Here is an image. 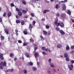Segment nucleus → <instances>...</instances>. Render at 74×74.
Returning a JSON list of instances; mask_svg holds the SVG:
<instances>
[{"mask_svg":"<svg viewBox=\"0 0 74 74\" xmlns=\"http://www.w3.org/2000/svg\"><path fill=\"white\" fill-rule=\"evenodd\" d=\"M57 26V27H58L60 25V26L61 27H64V23H58V20H56L54 23Z\"/></svg>","mask_w":74,"mask_h":74,"instance_id":"f257e3e1","label":"nucleus"},{"mask_svg":"<svg viewBox=\"0 0 74 74\" xmlns=\"http://www.w3.org/2000/svg\"><path fill=\"white\" fill-rule=\"evenodd\" d=\"M0 60H4V57H3V54L0 53Z\"/></svg>","mask_w":74,"mask_h":74,"instance_id":"f03ea898","label":"nucleus"},{"mask_svg":"<svg viewBox=\"0 0 74 74\" xmlns=\"http://www.w3.org/2000/svg\"><path fill=\"white\" fill-rule=\"evenodd\" d=\"M68 67L70 70H73V65H69Z\"/></svg>","mask_w":74,"mask_h":74,"instance_id":"7ed1b4c3","label":"nucleus"},{"mask_svg":"<svg viewBox=\"0 0 74 74\" xmlns=\"http://www.w3.org/2000/svg\"><path fill=\"white\" fill-rule=\"evenodd\" d=\"M34 51H36L37 49H38V46H37V45L36 44H34Z\"/></svg>","mask_w":74,"mask_h":74,"instance_id":"20e7f679","label":"nucleus"},{"mask_svg":"<svg viewBox=\"0 0 74 74\" xmlns=\"http://www.w3.org/2000/svg\"><path fill=\"white\" fill-rule=\"evenodd\" d=\"M66 5H65V4H63L62 5V10L63 11H65V10H66Z\"/></svg>","mask_w":74,"mask_h":74,"instance_id":"39448f33","label":"nucleus"},{"mask_svg":"<svg viewBox=\"0 0 74 74\" xmlns=\"http://www.w3.org/2000/svg\"><path fill=\"white\" fill-rule=\"evenodd\" d=\"M60 32L62 35H64V34H65V33L63 30H60Z\"/></svg>","mask_w":74,"mask_h":74,"instance_id":"423d86ee","label":"nucleus"},{"mask_svg":"<svg viewBox=\"0 0 74 74\" xmlns=\"http://www.w3.org/2000/svg\"><path fill=\"white\" fill-rule=\"evenodd\" d=\"M39 55V54L38 52L34 54L35 57L36 58H38V57Z\"/></svg>","mask_w":74,"mask_h":74,"instance_id":"0eeeda50","label":"nucleus"},{"mask_svg":"<svg viewBox=\"0 0 74 74\" xmlns=\"http://www.w3.org/2000/svg\"><path fill=\"white\" fill-rule=\"evenodd\" d=\"M6 64H7V63L5 61H4V62H1L0 63V65H6Z\"/></svg>","mask_w":74,"mask_h":74,"instance_id":"6e6552de","label":"nucleus"},{"mask_svg":"<svg viewBox=\"0 0 74 74\" xmlns=\"http://www.w3.org/2000/svg\"><path fill=\"white\" fill-rule=\"evenodd\" d=\"M33 27L32 26V24H29V28L30 29V32H32V28Z\"/></svg>","mask_w":74,"mask_h":74,"instance_id":"1a4fd4ad","label":"nucleus"},{"mask_svg":"<svg viewBox=\"0 0 74 74\" xmlns=\"http://www.w3.org/2000/svg\"><path fill=\"white\" fill-rule=\"evenodd\" d=\"M18 15L20 17L22 16V13L21 12H18Z\"/></svg>","mask_w":74,"mask_h":74,"instance_id":"9d476101","label":"nucleus"},{"mask_svg":"<svg viewBox=\"0 0 74 74\" xmlns=\"http://www.w3.org/2000/svg\"><path fill=\"white\" fill-rule=\"evenodd\" d=\"M47 12H49V10H46L43 11L44 14H45Z\"/></svg>","mask_w":74,"mask_h":74,"instance_id":"9b49d317","label":"nucleus"},{"mask_svg":"<svg viewBox=\"0 0 74 74\" xmlns=\"http://www.w3.org/2000/svg\"><path fill=\"white\" fill-rule=\"evenodd\" d=\"M5 33H6V34H9V31L7 29H5Z\"/></svg>","mask_w":74,"mask_h":74,"instance_id":"f8f14e48","label":"nucleus"},{"mask_svg":"<svg viewBox=\"0 0 74 74\" xmlns=\"http://www.w3.org/2000/svg\"><path fill=\"white\" fill-rule=\"evenodd\" d=\"M62 17H63V18H65L66 17V15L65 13H63L61 15Z\"/></svg>","mask_w":74,"mask_h":74,"instance_id":"ddd939ff","label":"nucleus"},{"mask_svg":"<svg viewBox=\"0 0 74 74\" xmlns=\"http://www.w3.org/2000/svg\"><path fill=\"white\" fill-rule=\"evenodd\" d=\"M68 56V54H67V53H64V57L66 58H67Z\"/></svg>","mask_w":74,"mask_h":74,"instance_id":"4468645a","label":"nucleus"},{"mask_svg":"<svg viewBox=\"0 0 74 74\" xmlns=\"http://www.w3.org/2000/svg\"><path fill=\"white\" fill-rule=\"evenodd\" d=\"M45 51L46 52L49 51V52H51V50H50L49 49H48V48L45 49Z\"/></svg>","mask_w":74,"mask_h":74,"instance_id":"2eb2a0df","label":"nucleus"},{"mask_svg":"<svg viewBox=\"0 0 74 74\" xmlns=\"http://www.w3.org/2000/svg\"><path fill=\"white\" fill-rule=\"evenodd\" d=\"M11 15H12L11 13V12H9L8 14V16L10 17L11 16Z\"/></svg>","mask_w":74,"mask_h":74,"instance_id":"dca6fc26","label":"nucleus"},{"mask_svg":"<svg viewBox=\"0 0 74 74\" xmlns=\"http://www.w3.org/2000/svg\"><path fill=\"white\" fill-rule=\"evenodd\" d=\"M22 12L23 13V14H25L27 13V11L26 10H22Z\"/></svg>","mask_w":74,"mask_h":74,"instance_id":"f3484780","label":"nucleus"},{"mask_svg":"<svg viewBox=\"0 0 74 74\" xmlns=\"http://www.w3.org/2000/svg\"><path fill=\"white\" fill-rule=\"evenodd\" d=\"M22 2L23 4H24V5H26V2L25 1V0H22Z\"/></svg>","mask_w":74,"mask_h":74,"instance_id":"a211bd4d","label":"nucleus"},{"mask_svg":"<svg viewBox=\"0 0 74 74\" xmlns=\"http://www.w3.org/2000/svg\"><path fill=\"white\" fill-rule=\"evenodd\" d=\"M21 25H24V24H25V21L23 20H22L21 22Z\"/></svg>","mask_w":74,"mask_h":74,"instance_id":"6ab92c4d","label":"nucleus"},{"mask_svg":"<svg viewBox=\"0 0 74 74\" xmlns=\"http://www.w3.org/2000/svg\"><path fill=\"white\" fill-rule=\"evenodd\" d=\"M32 69H33V70L34 71H37V68H36V67H33Z\"/></svg>","mask_w":74,"mask_h":74,"instance_id":"aec40b11","label":"nucleus"},{"mask_svg":"<svg viewBox=\"0 0 74 74\" xmlns=\"http://www.w3.org/2000/svg\"><path fill=\"white\" fill-rule=\"evenodd\" d=\"M57 47L58 48H60L62 47V45L60 44H59L57 45Z\"/></svg>","mask_w":74,"mask_h":74,"instance_id":"412c9836","label":"nucleus"},{"mask_svg":"<svg viewBox=\"0 0 74 74\" xmlns=\"http://www.w3.org/2000/svg\"><path fill=\"white\" fill-rule=\"evenodd\" d=\"M25 55L26 57H27V58H29V54L26 53H25Z\"/></svg>","mask_w":74,"mask_h":74,"instance_id":"4be33fe9","label":"nucleus"},{"mask_svg":"<svg viewBox=\"0 0 74 74\" xmlns=\"http://www.w3.org/2000/svg\"><path fill=\"white\" fill-rule=\"evenodd\" d=\"M42 53L43 55H48V53L45 52V51H43L42 52Z\"/></svg>","mask_w":74,"mask_h":74,"instance_id":"5701e85b","label":"nucleus"},{"mask_svg":"<svg viewBox=\"0 0 74 74\" xmlns=\"http://www.w3.org/2000/svg\"><path fill=\"white\" fill-rule=\"evenodd\" d=\"M23 33L24 34H25V35H26V34H27V32L24 31L23 32Z\"/></svg>","mask_w":74,"mask_h":74,"instance_id":"b1692460","label":"nucleus"},{"mask_svg":"<svg viewBox=\"0 0 74 74\" xmlns=\"http://www.w3.org/2000/svg\"><path fill=\"white\" fill-rule=\"evenodd\" d=\"M67 13L69 15H71V11H70L69 10H68Z\"/></svg>","mask_w":74,"mask_h":74,"instance_id":"393cba45","label":"nucleus"},{"mask_svg":"<svg viewBox=\"0 0 74 74\" xmlns=\"http://www.w3.org/2000/svg\"><path fill=\"white\" fill-rule=\"evenodd\" d=\"M16 22L17 23H21V21L19 20H17L16 21Z\"/></svg>","mask_w":74,"mask_h":74,"instance_id":"a878e982","label":"nucleus"},{"mask_svg":"<svg viewBox=\"0 0 74 74\" xmlns=\"http://www.w3.org/2000/svg\"><path fill=\"white\" fill-rule=\"evenodd\" d=\"M69 49H70V47H69V45H68V46H66V50H69Z\"/></svg>","mask_w":74,"mask_h":74,"instance_id":"bb28decb","label":"nucleus"},{"mask_svg":"<svg viewBox=\"0 0 74 74\" xmlns=\"http://www.w3.org/2000/svg\"><path fill=\"white\" fill-rule=\"evenodd\" d=\"M24 74H26L27 73V70L25 69L24 70Z\"/></svg>","mask_w":74,"mask_h":74,"instance_id":"cd10ccee","label":"nucleus"},{"mask_svg":"<svg viewBox=\"0 0 74 74\" xmlns=\"http://www.w3.org/2000/svg\"><path fill=\"white\" fill-rule=\"evenodd\" d=\"M56 30L57 31H60V28L58 27H56Z\"/></svg>","mask_w":74,"mask_h":74,"instance_id":"c85d7f7f","label":"nucleus"},{"mask_svg":"<svg viewBox=\"0 0 74 74\" xmlns=\"http://www.w3.org/2000/svg\"><path fill=\"white\" fill-rule=\"evenodd\" d=\"M30 41H31V42H34V40H33L32 38L30 39Z\"/></svg>","mask_w":74,"mask_h":74,"instance_id":"c756f323","label":"nucleus"},{"mask_svg":"<svg viewBox=\"0 0 74 74\" xmlns=\"http://www.w3.org/2000/svg\"><path fill=\"white\" fill-rule=\"evenodd\" d=\"M27 45V43H25L24 42L23 43V46H26V45Z\"/></svg>","mask_w":74,"mask_h":74,"instance_id":"7c9ffc66","label":"nucleus"},{"mask_svg":"<svg viewBox=\"0 0 74 74\" xmlns=\"http://www.w3.org/2000/svg\"><path fill=\"white\" fill-rule=\"evenodd\" d=\"M66 60L67 62H69V60H70L69 59V58H68V57H66Z\"/></svg>","mask_w":74,"mask_h":74,"instance_id":"2f4dec72","label":"nucleus"},{"mask_svg":"<svg viewBox=\"0 0 74 74\" xmlns=\"http://www.w3.org/2000/svg\"><path fill=\"white\" fill-rule=\"evenodd\" d=\"M43 32L44 34H47V32L46 31H43Z\"/></svg>","mask_w":74,"mask_h":74,"instance_id":"473e14b6","label":"nucleus"},{"mask_svg":"<svg viewBox=\"0 0 74 74\" xmlns=\"http://www.w3.org/2000/svg\"><path fill=\"white\" fill-rule=\"evenodd\" d=\"M29 65H33V63H32V62L31 61L29 62Z\"/></svg>","mask_w":74,"mask_h":74,"instance_id":"72a5a7b5","label":"nucleus"},{"mask_svg":"<svg viewBox=\"0 0 74 74\" xmlns=\"http://www.w3.org/2000/svg\"><path fill=\"white\" fill-rule=\"evenodd\" d=\"M6 15H7V14H6V13H5V12H4L3 13V16L4 17H5V16Z\"/></svg>","mask_w":74,"mask_h":74,"instance_id":"f704fd0d","label":"nucleus"},{"mask_svg":"<svg viewBox=\"0 0 74 74\" xmlns=\"http://www.w3.org/2000/svg\"><path fill=\"white\" fill-rule=\"evenodd\" d=\"M60 7H58V5H56V9H57V10H58V8H60Z\"/></svg>","mask_w":74,"mask_h":74,"instance_id":"c9c22d12","label":"nucleus"},{"mask_svg":"<svg viewBox=\"0 0 74 74\" xmlns=\"http://www.w3.org/2000/svg\"><path fill=\"white\" fill-rule=\"evenodd\" d=\"M32 16V17H34V14L33 13H32L30 14Z\"/></svg>","mask_w":74,"mask_h":74,"instance_id":"e433bc0d","label":"nucleus"},{"mask_svg":"<svg viewBox=\"0 0 74 74\" xmlns=\"http://www.w3.org/2000/svg\"><path fill=\"white\" fill-rule=\"evenodd\" d=\"M10 5L11 7H14V4L13 3H11L10 4Z\"/></svg>","mask_w":74,"mask_h":74,"instance_id":"4c0bfd02","label":"nucleus"},{"mask_svg":"<svg viewBox=\"0 0 74 74\" xmlns=\"http://www.w3.org/2000/svg\"><path fill=\"white\" fill-rule=\"evenodd\" d=\"M4 39V36H1V40H3Z\"/></svg>","mask_w":74,"mask_h":74,"instance_id":"58836bf2","label":"nucleus"},{"mask_svg":"<svg viewBox=\"0 0 74 74\" xmlns=\"http://www.w3.org/2000/svg\"><path fill=\"white\" fill-rule=\"evenodd\" d=\"M46 29H49V26L47 25H46Z\"/></svg>","mask_w":74,"mask_h":74,"instance_id":"ea45409f","label":"nucleus"},{"mask_svg":"<svg viewBox=\"0 0 74 74\" xmlns=\"http://www.w3.org/2000/svg\"><path fill=\"white\" fill-rule=\"evenodd\" d=\"M10 71V69H8L6 71H5V73H7L8 72H9Z\"/></svg>","mask_w":74,"mask_h":74,"instance_id":"a19ab883","label":"nucleus"},{"mask_svg":"<svg viewBox=\"0 0 74 74\" xmlns=\"http://www.w3.org/2000/svg\"><path fill=\"white\" fill-rule=\"evenodd\" d=\"M16 10L17 12H19V9L18 8H16Z\"/></svg>","mask_w":74,"mask_h":74,"instance_id":"79ce46f5","label":"nucleus"},{"mask_svg":"<svg viewBox=\"0 0 74 74\" xmlns=\"http://www.w3.org/2000/svg\"><path fill=\"white\" fill-rule=\"evenodd\" d=\"M67 0H64V1H62L61 2H63V3H66V2H67Z\"/></svg>","mask_w":74,"mask_h":74,"instance_id":"37998d69","label":"nucleus"},{"mask_svg":"<svg viewBox=\"0 0 74 74\" xmlns=\"http://www.w3.org/2000/svg\"><path fill=\"white\" fill-rule=\"evenodd\" d=\"M51 67H52L53 68H55V66L54 65H51Z\"/></svg>","mask_w":74,"mask_h":74,"instance_id":"c03bdc74","label":"nucleus"},{"mask_svg":"<svg viewBox=\"0 0 74 74\" xmlns=\"http://www.w3.org/2000/svg\"><path fill=\"white\" fill-rule=\"evenodd\" d=\"M49 63H51V59H49Z\"/></svg>","mask_w":74,"mask_h":74,"instance_id":"a18cd8bd","label":"nucleus"},{"mask_svg":"<svg viewBox=\"0 0 74 74\" xmlns=\"http://www.w3.org/2000/svg\"><path fill=\"white\" fill-rule=\"evenodd\" d=\"M36 22L35 21H33V25H35V23H36Z\"/></svg>","mask_w":74,"mask_h":74,"instance_id":"49530a36","label":"nucleus"},{"mask_svg":"<svg viewBox=\"0 0 74 74\" xmlns=\"http://www.w3.org/2000/svg\"><path fill=\"white\" fill-rule=\"evenodd\" d=\"M42 48L43 50H45V47H42Z\"/></svg>","mask_w":74,"mask_h":74,"instance_id":"de8ad7c7","label":"nucleus"},{"mask_svg":"<svg viewBox=\"0 0 74 74\" xmlns=\"http://www.w3.org/2000/svg\"><path fill=\"white\" fill-rule=\"evenodd\" d=\"M18 43H22V41H21V40H19L18 41Z\"/></svg>","mask_w":74,"mask_h":74,"instance_id":"09e8293b","label":"nucleus"},{"mask_svg":"<svg viewBox=\"0 0 74 74\" xmlns=\"http://www.w3.org/2000/svg\"><path fill=\"white\" fill-rule=\"evenodd\" d=\"M60 16V14H59V13H57L56 14V16Z\"/></svg>","mask_w":74,"mask_h":74,"instance_id":"8fccbe9b","label":"nucleus"},{"mask_svg":"<svg viewBox=\"0 0 74 74\" xmlns=\"http://www.w3.org/2000/svg\"><path fill=\"white\" fill-rule=\"evenodd\" d=\"M13 56V54H12V53H11L10 54V57H12V56Z\"/></svg>","mask_w":74,"mask_h":74,"instance_id":"3c124183","label":"nucleus"},{"mask_svg":"<svg viewBox=\"0 0 74 74\" xmlns=\"http://www.w3.org/2000/svg\"><path fill=\"white\" fill-rule=\"evenodd\" d=\"M71 63L72 64H73L74 63V60H72L71 61Z\"/></svg>","mask_w":74,"mask_h":74,"instance_id":"603ef678","label":"nucleus"},{"mask_svg":"<svg viewBox=\"0 0 74 74\" xmlns=\"http://www.w3.org/2000/svg\"><path fill=\"white\" fill-rule=\"evenodd\" d=\"M71 49H74V45L71 47Z\"/></svg>","mask_w":74,"mask_h":74,"instance_id":"864d4df0","label":"nucleus"},{"mask_svg":"<svg viewBox=\"0 0 74 74\" xmlns=\"http://www.w3.org/2000/svg\"><path fill=\"white\" fill-rule=\"evenodd\" d=\"M15 32H16V33L18 32V29H17L16 30H15Z\"/></svg>","mask_w":74,"mask_h":74,"instance_id":"5fc2aeb1","label":"nucleus"},{"mask_svg":"<svg viewBox=\"0 0 74 74\" xmlns=\"http://www.w3.org/2000/svg\"><path fill=\"white\" fill-rule=\"evenodd\" d=\"M2 22V18L0 17V22Z\"/></svg>","mask_w":74,"mask_h":74,"instance_id":"6e6d98bb","label":"nucleus"},{"mask_svg":"<svg viewBox=\"0 0 74 74\" xmlns=\"http://www.w3.org/2000/svg\"><path fill=\"white\" fill-rule=\"evenodd\" d=\"M36 0H32L33 3H36Z\"/></svg>","mask_w":74,"mask_h":74,"instance_id":"4d7b16f0","label":"nucleus"},{"mask_svg":"<svg viewBox=\"0 0 74 74\" xmlns=\"http://www.w3.org/2000/svg\"><path fill=\"white\" fill-rule=\"evenodd\" d=\"M0 69H3V68L1 66H0Z\"/></svg>","mask_w":74,"mask_h":74,"instance_id":"13d9d810","label":"nucleus"},{"mask_svg":"<svg viewBox=\"0 0 74 74\" xmlns=\"http://www.w3.org/2000/svg\"><path fill=\"white\" fill-rule=\"evenodd\" d=\"M16 17L17 18V19H18V18H19V16H18V15H16Z\"/></svg>","mask_w":74,"mask_h":74,"instance_id":"bf43d9fd","label":"nucleus"},{"mask_svg":"<svg viewBox=\"0 0 74 74\" xmlns=\"http://www.w3.org/2000/svg\"><path fill=\"white\" fill-rule=\"evenodd\" d=\"M10 72H12V71H13V69H12L11 70H10Z\"/></svg>","mask_w":74,"mask_h":74,"instance_id":"052dcab7","label":"nucleus"},{"mask_svg":"<svg viewBox=\"0 0 74 74\" xmlns=\"http://www.w3.org/2000/svg\"><path fill=\"white\" fill-rule=\"evenodd\" d=\"M42 21H45V19L44 18H42Z\"/></svg>","mask_w":74,"mask_h":74,"instance_id":"680f3d73","label":"nucleus"},{"mask_svg":"<svg viewBox=\"0 0 74 74\" xmlns=\"http://www.w3.org/2000/svg\"><path fill=\"white\" fill-rule=\"evenodd\" d=\"M24 18H28V17H27V16H25L24 17Z\"/></svg>","mask_w":74,"mask_h":74,"instance_id":"e2e57ef3","label":"nucleus"},{"mask_svg":"<svg viewBox=\"0 0 74 74\" xmlns=\"http://www.w3.org/2000/svg\"><path fill=\"white\" fill-rule=\"evenodd\" d=\"M17 60V58H15L14 59V60H15V61H16V60Z\"/></svg>","mask_w":74,"mask_h":74,"instance_id":"0e129e2a","label":"nucleus"},{"mask_svg":"<svg viewBox=\"0 0 74 74\" xmlns=\"http://www.w3.org/2000/svg\"><path fill=\"white\" fill-rule=\"evenodd\" d=\"M50 32H49V33H48V34L49 36H50Z\"/></svg>","mask_w":74,"mask_h":74,"instance_id":"69168bd1","label":"nucleus"},{"mask_svg":"<svg viewBox=\"0 0 74 74\" xmlns=\"http://www.w3.org/2000/svg\"><path fill=\"white\" fill-rule=\"evenodd\" d=\"M16 36H18V33H16Z\"/></svg>","mask_w":74,"mask_h":74,"instance_id":"338daca9","label":"nucleus"},{"mask_svg":"<svg viewBox=\"0 0 74 74\" xmlns=\"http://www.w3.org/2000/svg\"><path fill=\"white\" fill-rule=\"evenodd\" d=\"M72 22H73V23L74 22V20H73V19H72Z\"/></svg>","mask_w":74,"mask_h":74,"instance_id":"774afa93","label":"nucleus"}]
</instances>
